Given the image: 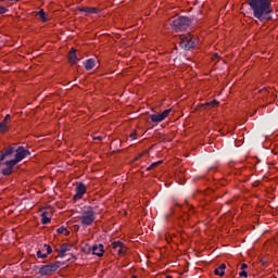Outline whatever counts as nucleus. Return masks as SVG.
<instances>
[{
    "label": "nucleus",
    "mask_w": 278,
    "mask_h": 278,
    "mask_svg": "<svg viewBox=\"0 0 278 278\" xmlns=\"http://www.w3.org/2000/svg\"><path fill=\"white\" fill-rule=\"evenodd\" d=\"M239 277H249V274L247 273V270L242 269L241 273H239Z\"/></svg>",
    "instance_id": "nucleus-25"
},
{
    "label": "nucleus",
    "mask_w": 278,
    "mask_h": 278,
    "mask_svg": "<svg viewBox=\"0 0 278 278\" xmlns=\"http://www.w3.org/2000/svg\"><path fill=\"white\" fill-rule=\"evenodd\" d=\"M132 278H138V276H132Z\"/></svg>",
    "instance_id": "nucleus-35"
},
{
    "label": "nucleus",
    "mask_w": 278,
    "mask_h": 278,
    "mask_svg": "<svg viewBox=\"0 0 278 278\" xmlns=\"http://www.w3.org/2000/svg\"><path fill=\"white\" fill-rule=\"evenodd\" d=\"M64 233H65V236H71V231H68L66 228H65Z\"/></svg>",
    "instance_id": "nucleus-32"
},
{
    "label": "nucleus",
    "mask_w": 278,
    "mask_h": 278,
    "mask_svg": "<svg viewBox=\"0 0 278 278\" xmlns=\"http://www.w3.org/2000/svg\"><path fill=\"white\" fill-rule=\"evenodd\" d=\"M61 253H67V251H71V248L68 247V244L66 243H63L61 247H60V250Z\"/></svg>",
    "instance_id": "nucleus-20"
},
{
    "label": "nucleus",
    "mask_w": 278,
    "mask_h": 278,
    "mask_svg": "<svg viewBox=\"0 0 278 278\" xmlns=\"http://www.w3.org/2000/svg\"><path fill=\"white\" fill-rule=\"evenodd\" d=\"M113 251H117L118 255H125L127 253V248L121 241H114L111 244Z\"/></svg>",
    "instance_id": "nucleus-9"
},
{
    "label": "nucleus",
    "mask_w": 278,
    "mask_h": 278,
    "mask_svg": "<svg viewBox=\"0 0 278 278\" xmlns=\"http://www.w3.org/2000/svg\"><path fill=\"white\" fill-rule=\"evenodd\" d=\"M43 248L47 250V254L46 255H51V253H53V249H51V245L43 244Z\"/></svg>",
    "instance_id": "nucleus-22"
},
{
    "label": "nucleus",
    "mask_w": 278,
    "mask_h": 278,
    "mask_svg": "<svg viewBox=\"0 0 278 278\" xmlns=\"http://www.w3.org/2000/svg\"><path fill=\"white\" fill-rule=\"evenodd\" d=\"M58 253H59V257L64 258V256L66 255V253H62V251H60V249H56Z\"/></svg>",
    "instance_id": "nucleus-27"
},
{
    "label": "nucleus",
    "mask_w": 278,
    "mask_h": 278,
    "mask_svg": "<svg viewBox=\"0 0 278 278\" xmlns=\"http://www.w3.org/2000/svg\"><path fill=\"white\" fill-rule=\"evenodd\" d=\"M225 268H227V265L222 264L217 268H215L214 273L217 277H223L225 275Z\"/></svg>",
    "instance_id": "nucleus-15"
},
{
    "label": "nucleus",
    "mask_w": 278,
    "mask_h": 278,
    "mask_svg": "<svg viewBox=\"0 0 278 278\" xmlns=\"http://www.w3.org/2000/svg\"><path fill=\"white\" fill-rule=\"evenodd\" d=\"M38 16H39L40 21H42V23H47L49 21V18H47V14L45 13V9H41L38 12Z\"/></svg>",
    "instance_id": "nucleus-19"
},
{
    "label": "nucleus",
    "mask_w": 278,
    "mask_h": 278,
    "mask_svg": "<svg viewBox=\"0 0 278 278\" xmlns=\"http://www.w3.org/2000/svg\"><path fill=\"white\" fill-rule=\"evenodd\" d=\"M75 190L76 194L74 195V201H79V199L84 198V193L86 192L87 188L84 182H77Z\"/></svg>",
    "instance_id": "nucleus-8"
},
{
    "label": "nucleus",
    "mask_w": 278,
    "mask_h": 278,
    "mask_svg": "<svg viewBox=\"0 0 278 278\" xmlns=\"http://www.w3.org/2000/svg\"><path fill=\"white\" fill-rule=\"evenodd\" d=\"M88 253H92V255H97L98 257H103L105 250L103 249V244H98L89 248Z\"/></svg>",
    "instance_id": "nucleus-10"
},
{
    "label": "nucleus",
    "mask_w": 278,
    "mask_h": 278,
    "mask_svg": "<svg viewBox=\"0 0 278 278\" xmlns=\"http://www.w3.org/2000/svg\"><path fill=\"white\" fill-rule=\"evenodd\" d=\"M65 231H66V227H64V226L56 229L58 233H64Z\"/></svg>",
    "instance_id": "nucleus-24"
},
{
    "label": "nucleus",
    "mask_w": 278,
    "mask_h": 278,
    "mask_svg": "<svg viewBox=\"0 0 278 278\" xmlns=\"http://www.w3.org/2000/svg\"><path fill=\"white\" fill-rule=\"evenodd\" d=\"M37 257L41 258V260H46L47 254H42V251L38 250L37 251Z\"/></svg>",
    "instance_id": "nucleus-23"
},
{
    "label": "nucleus",
    "mask_w": 278,
    "mask_h": 278,
    "mask_svg": "<svg viewBox=\"0 0 278 278\" xmlns=\"http://www.w3.org/2000/svg\"><path fill=\"white\" fill-rule=\"evenodd\" d=\"M136 136H138V134L136 132V130H134L132 134L130 135V138L132 140H136Z\"/></svg>",
    "instance_id": "nucleus-28"
},
{
    "label": "nucleus",
    "mask_w": 278,
    "mask_h": 278,
    "mask_svg": "<svg viewBox=\"0 0 278 278\" xmlns=\"http://www.w3.org/2000/svg\"><path fill=\"white\" fill-rule=\"evenodd\" d=\"M27 155H31V152H29V150L25 149L24 147H18L15 150V157L13 160L4 162L7 167L2 169V175H4V177H8V175H12L14 166H16L18 162H22V160H25Z\"/></svg>",
    "instance_id": "nucleus-2"
},
{
    "label": "nucleus",
    "mask_w": 278,
    "mask_h": 278,
    "mask_svg": "<svg viewBox=\"0 0 278 278\" xmlns=\"http://www.w3.org/2000/svg\"><path fill=\"white\" fill-rule=\"evenodd\" d=\"M248 5L250 10H252L254 18H257L261 23H266V21L273 18L270 15L273 12V3L270 0H250L248 1Z\"/></svg>",
    "instance_id": "nucleus-1"
},
{
    "label": "nucleus",
    "mask_w": 278,
    "mask_h": 278,
    "mask_svg": "<svg viewBox=\"0 0 278 278\" xmlns=\"http://www.w3.org/2000/svg\"><path fill=\"white\" fill-rule=\"evenodd\" d=\"M165 278H173V276H166Z\"/></svg>",
    "instance_id": "nucleus-34"
},
{
    "label": "nucleus",
    "mask_w": 278,
    "mask_h": 278,
    "mask_svg": "<svg viewBox=\"0 0 278 278\" xmlns=\"http://www.w3.org/2000/svg\"><path fill=\"white\" fill-rule=\"evenodd\" d=\"M8 12V8L0 7V14H5Z\"/></svg>",
    "instance_id": "nucleus-26"
},
{
    "label": "nucleus",
    "mask_w": 278,
    "mask_h": 278,
    "mask_svg": "<svg viewBox=\"0 0 278 278\" xmlns=\"http://www.w3.org/2000/svg\"><path fill=\"white\" fill-rule=\"evenodd\" d=\"M84 66L86 68V71H92V68H94L96 66V62L94 59H88L84 62Z\"/></svg>",
    "instance_id": "nucleus-14"
},
{
    "label": "nucleus",
    "mask_w": 278,
    "mask_h": 278,
    "mask_svg": "<svg viewBox=\"0 0 278 278\" xmlns=\"http://www.w3.org/2000/svg\"><path fill=\"white\" fill-rule=\"evenodd\" d=\"M160 164H162V161L154 162L149 167H147V170H153L154 168H157Z\"/></svg>",
    "instance_id": "nucleus-21"
},
{
    "label": "nucleus",
    "mask_w": 278,
    "mask_h": 278,
    "mask_svg": "<svg viewBox=\"0 0 278 278\" xmlns=\"http://www.w3.org/2000/svg\"><path fill=\"white\" fill-rule=\"evenodd\" d=\"M10 114H7L4 119L0 123V134H5L8 131V122L11 121Z\"/></svg>",
    "instance_id": "nucleus-12"
},
{
    "label": "nucleus",
    "mask_w": 278,
    "mask_h": 278,
    "mask_svg": "<svg viewBox=\"0 0 278 278\" xmlns=\"http://www.w3.org/2000/svg\"><path fill=\"white\" fill-rule=\"evenodd\" d=\"M93 140H103V136L93 137Z\"/></svg>",
    "instance_id": "nucleus-31"
},
{
    "label": "nucleus",
    "mask_w": 278,
    "mask_h": 278,
    "mask_svg": "<svg viewBox=\"0 0 278 278\" xmlns=\"http://www.w3.org/2000/svg\"><path fill=\"white\" fill-rule=\"evenodd\" d=\"M178 40L179 47L184 49V51H190L197 47V37L192 36L190 33L180 35Z\"/></svg>",
    "instance_id": "nucleus-3"
},
{
    "label": "nucleus",
    "mask_w": 278,
    "mask_h": 278,
    "mask_svg": "<svg viewBox=\"0 0 278 278\" xmlns=\"http://www.w3.org/2000/svg\"><path fill=\"white\" fill-rule=\"evenodd\" d=\"M79 220L81 225H86V227H90L94 220H97V217L94 216V208L92 206H85V210L83 211Z\"/></svg>",
    "instance_id": "nucleus-5"
},
{
    "label": "nucleus",
    "mask_w": 278,
    "mask_h": 278,
    "mask_svg": "<svg viewBox=\"0 0 278 278\" xmlns=\"http://www.w3.org/2000/svg\"><path fill=\"white\" fill-rule=\"evenodd\" d=\"M168 114H170V109H167L162 113L151 114L150 119L152 123H162V121H166V118H168Z\"/></svg>",
    "instance_id": "nucleus-7"
},
{
    "label": "nucleus",
    "mask_w": 278,
    "mask_h": 278,
    "mask_svg": "<svg viewBox=\"0 0 278 278\" xmlns=\"http://www.w3.org/2000/svg\"><path fill=\"white\" fill-rule=\"evenodd\" d=\"M216 105H218V101L213 100L202 104V108H204V110H212V108H216Z\"/></svg>",
    "instance_id": "nucleus-17"
},
{
    "label": "nucleus",
    "mask_w": 278,
    "mask_h": 278,
    "mask_svg": "<svg viewBox=\"0 0 278 278\" xmlns=\"http://www.w3.org/2000/svg\"><path fill=\"white\" fill-rule=\"evenodd\" d=\"M60 266H62V262L60 261H56L55 263H51L48 265H42L39 268V275H41V277H46L47 275H52V273H55V270H58Z\"/></svg>",
    "instance_id": "nucleus-6"
},
{
    "label": "nucleus",
    "mask_w": 278,
    "mask_h": 278,
    "mask_svg": "<svg viewBox=\"0 0 278 278\" xmlns=\"http://www.w3.org/2000/svg\"><path fill=\"white\" fill-rule=\"evenodd\" d=\"M79 12H86V14H99V9H97V8H80Z\"/></svg>",
    "instance_id": "nucleus-16"
},
{
    "label": "nucleus",
    "mask_w": 278,
    "mask_h": 278,
    "mask_svg": "<svg viewBox=\"0 0 278 278\" xmlns=\"http://www.w3.org/2000/svg\"><path fill=\"white\" fill-rule=\"evenodd\" d=\"M3 161H0V166H1V163H2Z\"/></svg>",
    "instance_id": "nucleus-36"
},
{
    "label": "nucleus",
    "mask_w": 278,
    "mask_h": 278,
    "mask_svg": "<svg viewBox=\"0 0 278 278\" xmlns=\"http://www.w3.org/2000/svg\"><path fill=\"white\" fill-rule=\"evenodd\" d=\"M41 223L42 225H49L51 223V217H47V212L41 213Z\"/></svg>",
    "instance_id": "nucleus-18"
},
{
    "label": "nucleus",
    "mask_w": 278,
    "mask_h": 278,
    "mask_svg": "<svg viewBox=\"0 0 278 278\" xmlns=\"http://www.w3.org/2000/svg\"><path fill=\"white\" fill-rule=\"evenodd\" d=\"M68 62H70V64L77 63V50H75V48H72V50L70 51Z\"/></svg>",
    "instance_id": "nucleus-13"
},
{
    "label": "nucleus",
    "mask_w": 278,
    "mask_h": 278,
    "mask_svg": "<svg viewBox=\"0 0 278 278\" xmlns=\"http://www.w3.org/2000/svg\"><path fill=\"white\" fill-rule=\"evenodd\" d=\"M16 149L14 147H8L7 149L2 150L0 152V162H3V160H7V157H12V154H14Z\"/></svg>",
    "instance_id": "nucleus-11"
},
{
    "label": "nucleus",
    "mask_w": 278,
    "mask_h": 278,
    "mask_svg": "<svg viewBox=\"0 0 278 278\" xmlns=\"http://www.w3.org/2000/svg\"><path fill=\"white\" fill-rule=\"evenodd\" d=\"M247 268H249V265H247V263H243L241 265V270H247Z\"/></svg>",
    "instance_id": "nucleus-30"
},
{
    "label": "nucleus",
    "mask_w": 278,
    "mask_h": 278,
    "mask_svg": "<svg viewBox=\"0 0 278 278\" xmlns=\"http://www.w3.org/2000/svg\"><path fill=\"white\" fill-rule=\"evenodd\" d=\"M175 206L176 207H181V205L179 203H176Z\"/></svg>",
    "instance_id": "nucleus-33"
},
{
    "label": "nucleus",
    "mask_w": 278,
    "mask_h": 278,
    "mask_svg": "<svg viewBox=\"0 0 278 278\" xmlns=\"http://www.w3.org/2000/svg\"><path fill=\"white\" fill-rule=\"evenodd\" d=\"M191 24L192 20H190V17L188 16H178L169 21V25L176 31H184V29H188V27H190Z\"/></svg>",
    "instance_id": "nucleus-4"
},
{
    "label": "nucleus",
    "mask_w": 278,
    "mask_h": 278,
    "mask_svg": "<svg viewBox=\"0 0 278 278\" xmlns=\"http://www.w3.org/2000/svg\"><path fill=\"white\" fill-rule=\"evenodd\" d=\"M144 156V153L139 154L136 159L135 162H138V160H141Z\"/></svg>",
    "instance_id": "nucleus-29"
}]
</instances>
